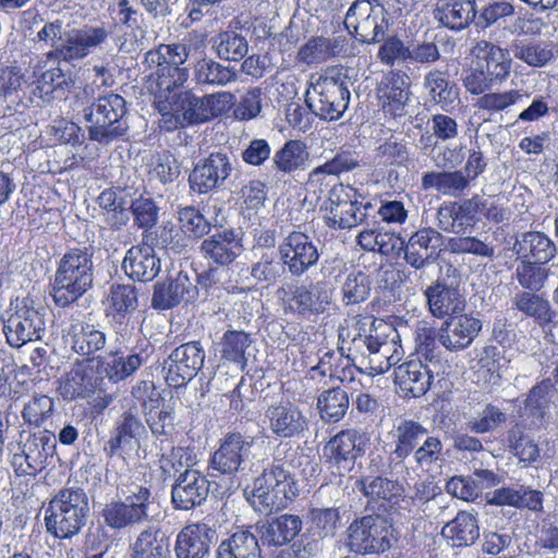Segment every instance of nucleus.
Instances as JSON below:
<instances>
[{
    "label": "nucleus",
    "instance_id": "obj_13",
    "mask_svg": "<svg viewBox=\"0 0 558 558\" xmlns=\"http://www.w3.org/2000/svg\"><path fill=\"white\" fill-rule=\"evenodd\" d=\"M427 434V428L414 420L404 418L395 424L391 432L393 448L389 451L386 473L397 477L410 474L407 459Z\"/></svg>",
    "mask_w": 558,
    "mask_h": 558
},
{
    "label": "nucleus",
    "instance_id": "obj_60",
    "mask_svg": "<svg viewBox=\"0 0 558 558\" xmlns=\"http://www.w3.org/2000/svg\"><path fill=\"white\" fill-rule=\"evenodd\" d=\"M512 52L515 59L533 68L545 66L554 58L551 44L544 41L517 43Z\"/></svg>",
    "mask_w": 558,
    "mask_h": 558
},
{
    "label": "nucleus",
    "instance_id": "obj_19",
    "mask_svg": "<svg viewBox=\"0 0 558 558\" xmlns=\"http://www.w3.org/2000/svg\"><path fill=\"white\" fill-rule=\"evenodd\" d=\"M264 423L278 438H300L308 429V421L303 411L293 402L281 400L267 407Z\"/></svg>",
    "mask_w": 558,
    "mask_h": 558
},
{
    "label": "nucleus",
    "instance_id": "obj_20",
    "mask_svg": "<svg viewBox=\"0 0 558 558\" xmlns=\"http://www.w3.org/2000/svg\"><path fill=\"white\" fill-rule=\"evenodd\" d=\"M442 235L433 228H422L401 242L404 262L416 270L434 264L441 251Z\"/></svg>",
    "mask_w": 558,
    "mask_h": 558
},
{
    "label": "nucleus",
    "instance_id": "obj_7",
    "mask_svg": "<svg viewBox=\"0 0 558 558\" xmlns=\"http://www.w3.org/2000/svg\"><path fill=\"white\" fill-rule=\"evenodd\" d=\"M347 76H319L306 90V105L313 114L325 121H338L350 102Z\"/></svg>",
    "mask_w": 558,
    "mask_h": 558
},
{
    "label": "nucleus",
    "instance_id": "obj_28",
    "mask_svg": "<svg viewBox=\"0 0 558 558\" xmlns=\"http://www.w3.org/2000/svg\"><path fill=\"white\" fill-rule=\"evenodd\" d=\"M360 435L356 430L347 429L338 433L324 448L327 461L337 469L339 475L350 472L359 456L362 454Z\"/></svg>",
    "mask_w": 558,
    "mask_h": 558
},
{
    "label": "nucleus",
    "instance_id": "obj_11",
    "mask_svg": "<svg viewBox=\"0 0 558 558\" xmlns=\"http://www.w3.org/2000/svg\"><path fill=\"white\" fill-rule=\"evenodd\" d=\"M112 34V27L105 22L85 24L65 34L63 41L54 50L48 52V58L62 59L70 62L82 60L95 49H101Z\"/></svg>",
    "mask_w": 558,
    "mask_h": 558
},
{
    "label": "nucleus",
    "instance_id": "obj_46",
    "mask_svg": "<svg viewBox=\"0 0 558 558\" xmlns=\"http://www.w3.org/2000/svg\"><path fill=\"white\" fill-rule=\"evenodd\" d=\"M469 186V178L460 170L429 171L422 177L423 190H435L449 197L461 196Z\"/></svg>",
    "mask_w": 558,
    "mask_h": 558
},
{
    "label": "nucleus",
    "instance_id": "obj_36",
    "mask_svg": "<svg viewBox=\"0 0 558 558\" xmlns=\"http://www.w3.org/2000/svg\"><path fill=\"white\" fill-rule=\"evenodd\" d=\"M371 343L367 350L359 355L357 361L365 367V371L359 367L360 372L371 376L384 374L400 361L401 353L396 347L395 339L388 340L379 336Z\"/></svg>",
    "mask_w": 558,
    "mask_h": 558
},
{
    "label": "nucleus",
    "instance_id": "obj_34",
    "mask_svg": "<svg viewBox=\"0 0 558 558\" xmlns=\"http://www.w3.org/2000/svg\"><path fill=\"white\" fill-rule=\"evenodd\" d=\"M125 275L141 282L154 280L160 272L161 263L149 245H134L129 248L122 260Z\"/></svg>",
    "mask_w": 558,
    "mask_h": 558
},
{
    "label": "nucleus",
    "instance_id": "obj_21",
    "mask_svg": "<svg viewBox=\"0 0 558 558\" xmlns=\"http://www.w3.org/2000/svg\"><path fill=\"white\" fill-rule=\"evenodd\" d=\"M147 359L148 355L144 350L132 349L126 352L122 348L116 347L106 355H97L96 371L110 383L118 384L133 376Z\"/></svg>",
    "mask_w": 558,
    "mask_h": 558
},
{
    "label": "nucleus",
    "instance_id": "obj_26",
    "mask_svg": "<svg viewBox=\"0 0 558 558\" xmlns=\"http://www.w3.org/2000/svg\"><path fill=\"white\" fill-rule=\"evenodd\" d=\"M242 251V238L234 229L216 230L199 246L203 257L219 266L230 265Z\"/></svg>",
    "mask_w": 558,
    "mask_h": 558
},
{
    "label": "nucleus",
    "instance_id": "obj_23",
    "mask_svg": "<svg viewBox=\"0 0 558 558\" xmlns=\"http://www.w3.org/2000/svg\"><path fill=\"white\" fill-rule=\"evenodd\" d=\"M198 296V287L187 271H179L167 281L154 287L151 306L156 310H169L181 302L193 303Z\"/></svg>",
    "mask_w": 558,
    "mask_h": 558
},
{
    "label": "nucleus",
    "instance_id": "obj_55",
    "mask_svg": "<svg viewBox=\"0 0 558 558\" xmlns=\"http://www.w3.org/2000/svg\"><path fill=\"white\" fill-rule=\"evenodd\" d=\"M74 82L69 73L61 68H53L44 72L37 80L34 95L45 101H49L54 94H64L73 86Z\"/></svg>",
    "mask_w": 558,
    "mask_h": 558
},
{
    "label": "nucleus",
    "instance_id": "obj_31",
    "mask_svg": "<svg viewBox=\"0 0 558 558\" xmlns=\"http://www.w3.org/2000/svg\"><path fill=\"white\" fill-rule=\"evenodd\" d=\"M470 56L476 64H483L486 74L495 81H502L510 73L512 59L509 50L488 40H473Z\"/></svg>",
    "mask_w": 558,
    "mask_h": 558
},
{
    "label": "nucleus",
    "instance_id": "obj_14",
    "mask_svg": "<svg viewBox=\"0 0 558 558\" xmlns=\"http://www.w3.org/2000/svg\"><path fill=\"white\" fill-rule=\"evenodd\" d=\"M205 351L198 341H190L174 348L162 363L168 386L182 388L202 369Z\"/></svg>",
    "mask_w": 558,
    "mask_h": 558
},
{
    "label": "nucleus",
    "instance_id": "obj_44",
    "mask_svg": "<svg viewBox=\"0 0 558 558\" xmlns=\"http://www.w3.org/2000/svg\"><path fill=\"white\" fill-rule=\"evenodd\" d=\"M145 425L131 410L123 412L117 420L105 451L113 457L120 449L131 444L132 439L145 434Z\"/></svg>",
    "mask_w": 558,
    "mask_h": 558
},
{
    "label": "nucleus",
    "instance_id": "obj_61",
    "mask_svg": "<svg viewBox=\"0 0 558 558\" xmlns=\"http://www.w3.org/2000/svg\"><path fill=\"white\" fill-rule=\"evenodd\" d=\"M252 339L242 330H227L221 339V357L240 365L246 364L245 351L251 345Z\"/></svg>",
    "mask_w": 558,
    "mask_h": 558
},
{
    "label": "nucleus",
    "instance_id": "obj_63",
    "mask_svg": "<svg viewBox=\"0 0 558 558\" xmlns=\"http://www.w3.org/2000/svg\"><path fill=\"white\" fill-rule=\"evenodd\" d=\"M308 520L313 534L319 538L333 536L341 525L338 508H312Z\"/></svg>",
    "mask_w": 558,
    "mask_h": 558
},
{
    "label": "nucleus",
    "instance_id": "obj_47",
    "mask_svg": "<svg viewBox=\"0 0 558 558\" xmlns=\"http://www.w3.org/2000/svg\"><path fill=\"white\" fill-rule=\"evenodd\" d=\"M257 536L248 530L232 533L218 545L216 555L222 558H263Z\"/></svg>",
    "mask_w": 558,
    "mask_h": 558
},
{
    "label": "nucleus",
    "instance_id": "obj_25",
    "mask_svg": "<svg viewBox=\"0 0 558 558\" xmlns=\"http://www.w3.org/2000/svg\"><path fill=\"white\" fill-rule=\"evenodd\" d=\"M411 80L401 71L387 72L377 84V96L381 108L391 117H401L405 113L404 108L410 100Z\"/></svg>",
    "mask_w": 558,
    "mask_h": 558
},
{
    "label": "nucleus",
    "instance_id": "obj_32",
    "mask_svg": "<svg viewBox=\"0 0 558 558\" xmlns=\"http://www.w3.org/2000/svg\"><path fill=\"white\" fill-rule=\"evenodd\" d=\"M217 533L205 523L189 524L177 536L174 551L178 558H204Z\"/></svg>",
    "mask_w": 558,
    "mask_h": 558
},
{
    "label": "nucleus",
    "instance_id": "obj_6",
    "mask_svg": "<svg viewBox=\"0 0 558 558\" xmlns=\"http://www.w3.org/2000/svg\"><path fill=\"white\" fill-rule=\"evenodd\" d=\"M88 123L89 140L102 145L123 137L128 130L126 101L118 94L98 95L96 100L82 110Z\"/></svg>",
    "mask_w": 558,
    "mask_h": 558
},
{
    "label": "nucleus",
    "instance_id": "obj_1",
    "mask_svg": "<svg viewBox=\"0 0 558 558\" xmlns=\"http://www.w3.org/2000/svg\"><path fill=\"white\" fill-rule=\"evenodd\" d=\"M94 252L92 245L74 247L61 257L51 286L57 306H69L93 287Z\"/></svg>",
    "mask_w": 558,
    "mask_h": 558
},
{
    "label": "nucleus",
    "instance_id": "obj_3",
    "mask_svg": "<svg viewBox=\"0 0 558 558\" xmlns=\"http://www.w3.org/2000/svg\"><path fill=\"white\" fill-rule=\"evenodd\" d=\"M88 513L85 490L80 487H64L48 504L45 511L46 530L56 538H72L85 526Z\"/></svg>",
    "mask_w": 558,
    "mask_h": 558
},
{
    "label": "nucleus",
    "instance_id": "obj_27",
    "mask_svg": "<svg viewBox=\"0 0 558 558\" xmlns=\"http://www.w3.org/2000/svg\"><path fill=\"white\" fill-rule=\"evenodd\" d=\"M310 154L306 145L299 140L287 141L271 157V168L266 174L269 183L281 181L286 175L306 168Z\"/></svg>",
    "mask_w": 558,
    "mask_h": 558
},
{
    "label": "nucleus",
    "instance_id": "obj_57",
    "mask_svg": "<svg viewBox=\"0 0 558 558\" xmlns=\"http://www.w3.org/2000/svg\"><path fill=\"white\" fill-rule=\"evenodd\" d=\"M360 165L359 155L351 150H341L331 160L313 169L308 175V185L313 186L322 181L323 175H338L353 170Z\"/></svg>",
    "mask_w": 558,
    "mask_h": 558
},
{
    "label": "nucleus",
    "instance_id": "obj_41",
    "mask_svg": "<svg viewBox=\"0 0 558 558\" xmlns=\"http://www.w3.org/2000/svg\"><path fill=\"white\" fill-rule=\"evenodd\" d=\"M193 81L201 86L225 87L238 81V71L211 58H202L193 65Z\"/></svg>",
    "mask_w": 558,
    "mask_h": 558
},
{
    "label": "nucleus",
    "instance_id": "obj_9",
    "mask_svg": "<svg viewBox=\"0 0 558 558\" xmlns=\"http://www.w3.org/2000/svg\"><path fill=\"white\" fill-rule=\"evenodd\" d=\"M388 13L378 0H356L349 8L344 25L363 44L385 39L389 27Z\"/></svg>",
    "mask_w": 558,
    "mask_h": 558
},
{
    "label": "nucleus",
    "instance_id": "obj_5",
    "mask_svg": "<svg viewBox=\"0 0 558 558\" xmlns=\"http://www.w3.org/2000/svg\"><path fill=\"white\" fill-rule=\"evenodd\" d=\"M189 56L190 48L181 43L161 44L156 49L147 51L143 63L155 69L148 78V89L161 96L165 92H174L182 86L189 78V70L181 65Z\"/></svg>",
    "mask_w": 558,
    "mask_h": 558
},
{
    "label": "nucleus",
    "instance_id": "obj_39",
    "mask_svg": "<svg viewBox=\"0 0 558 558\" xmlns=\"http://www.w3.org/2000/svg\"><path fill=\"white\" fill-rule=\"evenodd\" d=\"M513 251L520 259L547 264L556 256L557 245L545 233L529 231L517 239Z\"/></svg>",
    "mask_w": 558,
    "mask_h": 558
},
{
    "label": "nucleus",
    "instance_id": "obj_50",
    "mask_svg": "<svg viewBox=\"0 0 558 558\" xmlns=\"http://www.w3.org/2000/svg\"><path fill=\"white\" fill-rule=\"evenodd\" d=\"M131 558H168L170 542L159 530H143L131 545Z\"/></svg>",
    "mask_w": 558,
    "mask_h": 558
},
{
    "label": "nucleus",
    "instance_id": "obj_53",
    "mask_svg": "<svg viewBox=\"0 0 558 558\" xmlns=\"http://www.w3.org/2000/svg\"><path fill=\"white\" fill-rule=\"evenodd\" d=\"M213 49L219 59L238 62L246 57L248 41L242 34L228 29L213 39Z\"/></svg>",
    "mask_w": 558,
    "mask_h": 558
},
{
    "label": "nucleus",
    "instance_id": "obj_8",
    "mask_svg": "<svg viewBox=\"0 0 558 558\" xmlns=\"http://www.w3.org/2000/svg\"><path fill=\"white\" fill-rule=\"evenodd\" d=\"M348 547L362 555L381 554L398 541L392 524L383 515H364L354 520L347 530Z\"/></svg>",
    "mask_w": 558,
    "mask_h": 558
},
{
    "label": "nucleus",
    "instance_id": "obj_40",
    "mask_svg": "<svg viewBox=\"0 0 558 558\" xmlns=\"http://www.w3.org/2000/svg\"><path fill=\"white\" fill-rule=\"evenodd\" d=\"M70 336L72 350L92 361H96V354L107 344L106 333L88 323L72 325Z\"/></svg>",
    "mask_w": 558,
    "mask_h": 558
},
{
    "label": "nucleus",
    "instance_id": "obj_22",
    "mask_svg": "<svg viewBox=\"0 0 558 558\" xmlns=\"http://www.w3.org/2000/svg\"><path fill=\"white\" fill-rule=\"evenodd\" d=\"M375 319L365 316H355L350 322L344 320L338 329L339 350L352 362L374 342L379 335L374 329Z\"/></svg>",
    "mask_w": 558,
    "mask_h": 558
},
{
    "label": "nucleus",
    "instance_id": "obj_30",
    "mask_svg": "<svg viewBox=\"0 0 558 558\" xmlns=\"http://www.w3.org/2000/svg\"><path fill=\"white\" fill-rule=\"evenodd\" d=\"M165 98L166 104L162 109H169L180 124H197L208 121V110L205 109L203 97L196 96L192 90H181L179 93L165 92L157 95Z\"/></svg>",
    "mask_w": 558,
    "mask_h": 558
},
{
    "label": "nucleus",
    "instance_id": "obj_64",
    "mask_svg": "<svg viewBox=\"0 0 558 558\" xmlns=\"http://www.w3.org/2000/svg\"><path fill=\"white\" fill-rule=\"evenodd\" d=\"M371 292V280L362 271L351 272L345 277L341 287L342 302L354 305L364 302Z\"/></svg>",
    "mask_w": 558,
    "mask_h": 558
},
{
    "label": "nucleus",
    "instance_id": "obj_48",
    "mask_svg": "<svg viewBox=\"0 0 558 558\" xmlns=\"http://www.w3.org/2000/svg\"><path fill=\"white\" fill-rule=\"evenodd\" d=\"M344 50L343 40L337 37L316 36L308 39L299 50V61L307 65L318 64Z\"/></svg>",
    "mask_w": 558,
    "mask_h": 558
},
{
    "label": "nucleus",
    "instance_id": "obj_4",
    "mask_svg": "<svg viewBox=\"0 0 558 558\" xmlns=\"http://www.w3.org/2000/svg\"><path fill=\"white\" fill-rule=\"evenodd\" d=\"M299 494L294 477L284 465L277 461L264 470L246 498L260 513H270L286 508Z\"/></svg>",
    "mask_w": 558,
    "mask_h": 558
},
{
    "label": "nucleus",
    "instance_id": "obj_17",
    "mask_svg": "<svg viewBox=\"0 0 558 558\" xmlns=\"http://www.w3.org/2000/svg\"><path fill=\"white\" fill-rule=\"evenodd\" d=\"M369 203L363 205L353 201L343 185L330 190L329 196L322 209L324 219L329 228L351 229L364 221Z\"/></svg>",
    "mask_w": 558,
    "mask_h": 558
},
{
    "label": "nucleus",
    "instance_id": "obj_42",
    "mask_svg": "<svg viewBox=\"0 0 558 558\" xmlns=\"http://www.w3.org/2000/svg\"><path fill=\"white\" fill-rule=\"evenodd\" d=\"M90 362L92 360L77 362L66 373L65 379L60 386L63 398L70 400L84 398L95 389L96 379Z\"/></svg>",
    "mask_w": 558,
    "mask_h": 558
},
{
    "label": "nucleus",
    "instance_id": "obj_16",
    "mask_svg": "<svg viewBox=\"0 0 558 558\" xmlns=\"http://www.w3.org/2000/svg\"><path fill=\"white\" fill-rule=\"evenodd\" d=\"M333 293L324 281L296 286L284 302V312L311 319L326 313L332 305Z\"/></svg>",
    "mask_w": 558,
    "mask_h": 558
},
{
    "label": "nucleus",
    "instance_id": "obj_10",
    "mask_svg": "<svg viewBox=\"0 0 558 558\" xmlns=\"http://www.w3.org/2000/svg\"><path fill=\"white\" fill-rule=\"evenodd\" d=\"M254 437L241 433L226 435L220 447L210 459V468L220 474L239 478L246 477L253 472Z\"/></svg>",
    "mask_w": 558,
    "mask_h": 558
},
{
    "label": "nucleus",
    "instance_id": "obj_15",
    "mask_svg": "<svg viewBox=\"0 0 558 558\" xmlns=\"http://www.w3.org/2000/svg\"><path fill=\"white\" fill-rule=\"evenodd\" d=\"M278 253L292 277H302L319 259L317 242L300 231L290 232L279 244Z\"/></svg>",
    "mask_w": 558,
    "mask_h": 558
},
{
    "label": "nucleus",
    "instance_id": "obj_54",
    "mask_svg": "<svg viewBox=\"0 0 558 558\" xmlns=\"http://www.w3.org/2000/svg\"><path fill=\"white\" fill-rule=\"evenodd\" d=\"M286 269L279 253L267 251L252 264L251 277L256 283L272 284L286 274Z\"/></svg>",
    "mask_w": 558,
    "mask_h": 558
},
{
    "label": "nucleus",
    "instance_id": "obj_62",
    "mask_svg": "<svg viewBox=\"0 0 558 558\" xmlns=\"http://www.w3.org/2000/svg\"><path fill=\"white\" fill-rule=\"evenodd\" d=\"M549 269L545 264L521 259L517 266L515 278L525 291L538 292L547 281Z\"/></svg>",
    "mask_w": 558,
    "mask_h": 558
},
{
    "label": "nucleus",
    "instance_id": "obj_38",
    "mask_svg": "<svg viewBox=\"0 0 558 558\" xmlns=\"http://www.w3.org/2000/svg\"><path fill=\"white\" fill-rule=\"evenodd\" d=\"M475 0H437L434 19L451 31L466 28L476 16Z\"/></svg>",
    "mask_w": 558,
    "mask_h": 558
},
{
    "label": "nucleus",
    "instance_id": "obj_51",
    "mask_svg": "<svg viewBox=\"0 0 558 558\" xmlns=\"http://www.w3.org/2000/svg\"><path fill=\"white\" fill-rule=\"evenodd\" d=\"M56 445V435L44 429L28 435L22 448L23 452L27 453L31 465L41 471L46 466L48 459L53 457Z\"/></svg>",
    "mask_w": 558,
    "mask_h": 558
},
{
    "label": "nucleus",
    "instance_id": "obj_59",
    "mask_svg": "<svg viewBox=\"0 0 558 558\" xmlns=\"http://www.w3.org/2000/svg\"><path fill=\"white\" fill-rule=\"evenodd\" d=\"M110 302L114 310L113 320L120 326L124 318L133 313L138 306V298L135 286L113 284L110 289Z\"/></svg>",
    "mask_w": 558,
    "mask_h": 558
},
{
    "label": "nucleus",
    "instance_id": "obj_35",
    "mask_svg": "<svg viewBox=\"0 0 558 558\" xmlns=\"http://www.w3.org/2000/svg\"><path fill=\"white\" fill-rule=\"evenodd\" d=\"M424 295L429 312L436 318L451 317L462 313L465 307V300L459 290L442 280H436L428 286L424 291Z\"/></svg>",
    "mask_w": 558,
    "mask_h": 558
},
{
    "label": "nucleus",
    "instance_id": "obj_58",
    "mask_svg": "<svg viewBox=\"0 0 558 558\" xmlns=\"http://www.w3.org/2000/svg\"><path fill=\"white\" fill-rule=\"evenodd\" d=\"M101 517L105 523L113 530H121L147 521L138 513L136 508L131 507L123 500L107 504L101 511Z\"/></svg>",
    "mask_w": 558,
    "mask_h": 558
},
{
    "label": "nucleus",
    "instance_id": "obj_56",
    "mask_svg": "<svg viewBox=\"0 0 558 558\" xmlns=\"http://www.w3.org/2000/svg\"><path fill=\"white\" fill-rule=\"evenodd\" d=\"M348 393L341 388H332L320 393L317 408L323 421L339 422L349 409Z\"/></svg>",
    "mask_w": 558,
    "mask_h": 558
},
{
    "label": "nucleus",
    "instance_id": "obj_24",
    "mask_svg": "<svg viewBox=\"0 0 558 558\" xmlns=\"http://www.w3.org/2000/svg\"><path fill=\"white\" fill-rule=\"evenodd\" d=\"M483 328L480 318L468 314H456L446 319L438 329V342L450 352L469 348Z\"/></svg>",
    "mask_w": 558,
    "mask_h": 558
},
{
    "label": "nucleus",
    "instance_id": "obj_2",
    "mask_svg": "<svg viewBox=\"0 0 558 558\" xmlns=\"http://www.w3.org/2000/svg\"><path fill=\"white\" fill-rule=\"evenodd\" d=\"M183 448H172L169 454H162L159 462L166 476H171L173 471L174 482L171 487V504L175 510L189 511L203 505L209 494V481L199 471L192 469L186 462L183 471ZM189 458H186V461Z\"/></svg>",
    "mask_w": 558,
    "mask_h": 558
},
{
    "label": "nucleus",
    "instance_id": "obj_43",
    "mask_svg": "<svg viewBox=\"0 0 558 558\" xmlns=\"http://www.w3.org/2000/svg\"><path fill=\"white\" fill-rule=\"evenodd\" d=\"M423 85L427 90L429 100L440 106L445 111L459 100V87L454 82L449 81L447 71L430 70L424 76Z\"/></svg>",
    "mask_w": 558,
    "mask_h": 558
},
{
    "label": "nucleus",
    "instance_id": "obj_33",
    "mask_svg": "<svg viewBox=\"0 0 558 558\" xmlns=\"http://www.w3.org/2000/svg\"><path fill=\"white\" fill-rule=\"evenodd\" d=\"M355 484L367 498V505L383 511L396 505L403 493L398 481L383 476H365L357 480Z\"/></svg>",
    "mask_w": 558,
    "mask_h": 558
},
{
    "label": "nucleus",
    "instance_id": "obj_12",
    "mask_svg": "<svg viewBox=\"0 0 558 558\" xmlns=\"http://www.w3.org/2000/svg\"><path fill=\"white\" fill-rule=\"evenodd\" d=\"M45 328V308L36 307L31 299H24L14 312L3 319L7 342L13 348L40 340Z\"/></svg>",
    "mask_w": 558,
    "mask_h": 558
},
{
    "label": "nucleus",
    "instance_id": "obj_37",
    "mask_svg": "<svg viewBox=\"0 0 558 558\" xmlns=\"http://www.w3.org/2000/svg\"><path fill=\"white\" fill-rule=\"evenodd\" d=\"M430 371L421 361H409L395 368V383L403 397L418 398L432 383Z\"/></svg>",
    "mask_w": 558,
    "mask_h": 558
},
{
    "label": "nucleus",
    "instance_id": "obj_18",
    "mask_svg": "<svg viewBox=\"0 0 558 558\" xmlns=\"http://www.w3.org/2000/svg\"><path fill=\"white\" fill-rule=\"evenodd\" d=\"M232 171L233 165L229 154L214 151L194 166L189 183L193 191L199 194L208 193L223 186Z\"/></svg>",
    "mask_w": 558,
    "mask_h": 558
},
{
    "label": "nucleus",
    "instance_id": "obj_45",
    "mask_svg": "<svg viewBox=\"0 0 558 558\" xmlns=\"http://www.w3.org/2000/svg\"><path fill=\"white\" fill-rule=\"evenodd\" d=\"M511 303L514 310L526 317L533 318L543 328L551 323L555 317L549 301L534 291L517 292L512 296Z\"/></svg>",
    "mask_w": 558,
    "mask_h": 558
},
{
    "label": "nucleus",
    "instance_id": "obj_29",
    "mask_svg": "<svg viewBox=\"0 0 558 558\" xmlns=\"http://www.w3.org/2000/svg\"><path fill=\"white\" fill-rule=\"evenodd\" d=\"M301 517L291 513L277 515L256 523L255 529L263 546L281 547L292 542L302 531Z\"/></svg>",
    "mask_w": 558,
    "mask_h": 558
},
{
    "label": "nucleus",
    "instance_id": "obj_52",
    "mask_svg": "<svg viewBox=\"0 0 558 558\" xmlns=\"http://www.w3.org/2000/svg\"><path fill=\"white\" fill-rule=\"evenodd\" d=\"M143 415L153 435L168 437L174 433V412L170 407L160 408V399L146 400Z\"/></svg>",
    "mask_w": 558,
    "mask_h": 558
},
{
    "label": "nucleus",
    "instance_id": "obj_49",
    "mask_svg": "<svg viewBox=\"0 0 558 558\" xmlns=\"http://www.w3.org/2000/svg\"><path fill=\"white\" fill-rule=\"evenodd\" d=\"M441 535L454 547L470 546L480 536L477 520L472 513L460 511L442 527Z\"/></svg>",
    "mask_w": 558,
    "mask_h": 558
}]
</instances>
